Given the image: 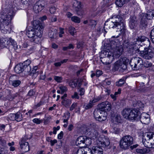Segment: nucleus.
I'll return each mask as SVG.
<instances>
[{
  "mask_svg": "<svg viewBox=\"0 0 154 154\" xmlns=\"http://www.w3.org/2000/svg\"><path fill=\"white\" fill-rule=\"evenodd\" d=\"M129 62V60L125 57H123L116 61L115 63L113 69L115 71L118 70L119 68L125 70Z\"/></svg>",
  "mask_w": 154,
  "mask_h": 154,
  "instance_id": "0eeeda50",
  "label": "nucleus"
},
{
  "mask_svg": "<svg viewBox=\"0 0 154 154\" xmlns=\"http://www.w3.org/2000/svg\"><path fill=\"white\" fill-rule=\"evenodd\" d=\"M54 79L57 82H60L62 80V78L61 77L55 76L54 77Z\"/></svg>",
  "mask_w": 154,
  "mask_h": 154,
  "instance_id": "bf43d9fd",
  "label": "nucleus"
},
{
  "mask_svg": "<svg viewBox=\"0 0 154 154\" xmlns=\"http://www.w3.org/2000/svg\"><path fill=\"white\" fill-rule=\"evenodd\" d=\"M59 89L61 91V94H63L67 91V88L65 86L60 87Z\"/></svg>",
  "mask_w": 154,
  "mask_h": 154,
  "instance_id": "4d7b16f0",
  "label": "nucleus"
},
{
  "mask_svg": "<svg viewBox=\"0 0 154 154\" xmlns=\"http://www.w3.org/2000/svg\"><path fill=\"white\" fill-rule=\"evenodd\" d=\"M97 20H94L91 19L89 20V26L91 28H94L97 25Z\"/></svg>",
  "mask_w": 154,
  "mask_h": 154,
  "instance_id": "473e14b6",
  "label": "nucleus"
},
{
  "mask_svg": "<svg viewBox=\"0 0 154 154\" xmlns=\"http://www.w3.org/2000/svg\"><path fill=\"white\" fill-rule=\"evenodd\" d=\"M125 15V14L120 11L117 16L111 17L105 22L104 29L106 32H107L105 30V28H116L117 29L116 32L118 35L113 36L112 38H117L121 35L125 33L126 29L124 20Z\"/></svg>",
  "mask_w": 154,
  "mask_h": 154,
  "instance_id": "f03ea898",
  "label": "nucleus"
},
{
  "mask_svg": "<svg viewBox=\"0 0 154 154\" xmlns=\"http://www.w3.org/2000/svg\"><path fill=\"white\" fill-rule=\"evenodd\" d=\"M130 64L132 69L134 70L142 69L143 68V60L138 57L132 59L130 62Z\"/></svg>",
  "mask_w": 154,
  "mask_h": 154,
  "instance_id": "6e6552de",
  "label": "nucleus"
},
{
  "mask_svg": "<svg viewBox=\"0 0 154 154\" xmlns=\"http://www.w3.org/2000/svg\"><path fill=\"white\" fill-rule=\"evenodd\" d=\"M84 138L85 141L84 144L85 145H84V147L90 145L91 143V139L85 136H84Z\"/></svg>",
  "mask_w": 154,
  "mask_h": 154,
  "instance_id": "2f4dec72",
  "label": "nucleus"
},
{
  "mask_svg": "<svg viewBox=\"0 0 154 154\" xmlns=\"http://www.w3.org/2000/svg\"><path fill=\"white\" fill-rule=\"evenodd\" d=\"M84 45V42L82 41L78 42L77 44V47L78 48H82Z\"/></svg>",
  "mask_w": 154,
  "mask_h": 154,
  "instance_id": "13d9d810",
  "label": "nucleus"
},
{
  "mask_svg": "<svg viewBox=\"0 0 154 154\" xmlns=\"http://www.w3.org/2000/svg\"><path fill=\"white\" fill-rule=\"evenodd\" d=\"M150 37L151 41L154 43V28L151 30L150 33Z\"/></svg>",
  "mask_w": 154,
  "mask_h": 154,
  "instance_id": "79ce46f5",
  "label": "nucleus"
},
{
  "mask_svg": "<svg viewBox=\"0 0 154 154\" xmlns=\"http://www.w3.org/2000/svg\"><path fill=\"white\" fill-rule=\"evenodd\" d=\"M137 40L138 41L141 42H145V43L147 44L146 45L148 47L150 45V41L149 39L145 36H139L138 37Z\"/></svg>",
  "mask_w": 154,
  "mask_h": 154,
  "instance_id": "393cba45",
  "label": "nucleus"
},
{
  "mask_svg": "<svg viewBox=\"0 0 154 154\" xmlns=\"http://www.w3.org/2000/svg\"><path fill=\"white\" fill-rule=\"evenodd\" d=\"M133 143V138L130 135H127L123 136L120 140L119 146L121 149L125 150L132 147L131 145Z\"/></svg>",
  "mask_w": 154,
  "mask_h": 154,
  "instance_id": "423d86ee",
  "label": "nucleus"
},
{
  "mask_svg": "<svg viewBox=\"0 0 154 154\" xmlns=\"http://www.w3.org/2000/svg\"><path fill=\"white\" fill-rule=\"evenodd\" d=\"M75 28L72 26H70L69 28V33L72 35H74L75 33L76 32Z\"/></svg>",
  "mask_w": 154,
  "mask_h": 154,
  "instance_id": "37998d69",
  "label": "nucleus"
},
{
  "mask_svg": "<svg viewBox=\"0 0 154 154\" xmlns=\"http://www.w3.org/2000/svg\"><path fill=\"white\" fill-rule=\"evenodd\" d=\"M139 117L141 122L143 124H147L150 121L149 115L146 113H142L140 115H139Z\"/></svg>",
  "mask_w": 154,
  "mask_h": 154,
  "instance_id": "dca6fc26",
  "label": "nucleus"
},
{
  "mask_svg": "<svg viewBox=\"0 0 154 154\" xmlns=\"http://www.w3.org/2000/svg\"><path fill=\"white\" fill-rule=\"evenodd\" d=\"M23 65L22 63L17 64L15 66L14 68L15 72L17 74H19L23 72L24 69Z\"/></svg>",
  "mask_w": 154,
  "mask_h": 154,
  "instance_id": "b1692460",
  "label": "nucleus"
},
{
  "mask_svg": "<svg viewBox=\"0 0 154 154\" xmlns=\"http://www.w3.org/2000/svg\"><path fill=\"white\" fill-rule=\"evenodd\" d=\"M85 80V79H79L76 82L78 83V87L80 88L82 85V82H84V80Z\"/></svg>",
  "mask_w": 154,
  "mask_h": 154,
  "instance_id": "09e8293b",
  "label": "nucleus"
},
{
  "mask_svg": "<svg viewBox=\"0 0 154 154\" xmlns=\"http://www.w3.org/2000/svg\"><path fill=\"white\" fill-rule=\"evenodd\" d=\"M73 6L78 15L81 16L83 15L84 12L82 8V5L80 2L75 1L73 3Z\"/></svg>",
  "mask_w": 154,
  "mask_h": 154,
  "instance_id": "ddd939ff",
  "label": "nucleus"
},
{
  "mask_svg": "<svg viewBox=\"0 0 154 154\" xmlns=\"http://www.w3.org/2000/svg\"><path fill=\"white\" fill-rule=\"evenodd\" d=\"M113 131L115 134H118L121 132V130L119 128L114 127L113 128Z\"/></svg>",
  "mask_w": 154,
  "mask_h": 154,
  "instance_id": "8fccbe9b",
  "label": "nucleus"
},
{
  "mask_svg": "<svg viewBox=\"0 0 154 154\" xmlns=\"http://www.w3.org/2000/svg\"><path fill=\"white\" fill-rule=\"evenodd\" d=\"M142 142L144 145L149 148L153 147L154 145V133L147 132L143 135Z\"/></svg>",
  "mask_w": 154,
  "mask_h": 154,
  "instance_id": "39448f33",
  "label": "nucleus"
},
{
  "mask_svg": "<svg viewBox=\"0 0 154 154\" xmlns=\"http://www.w3.org/2000/svg\"><path fill=\"white\" fill-rule=\"evenodd\" d=\"M60 127L59 126H57V128L56 127H54L53 128V133L54 134H56L57 133V131L59 130Z\"/></svg>",
  "mask_w": 154,
  "mask_h": 154,
  "instance_id": "680f3d73",
  "label": "nucleus"
},
{
  "mask_svg": "<svg viewBox=\"0 0 154 154\" xmlns=\"http://www.w3.org/2000/svg\"><path fill=\"white\" fill-rule=\"evenodd\" d=\"M106 106L105 107V109H104V112L106 111H109L111 109V105L109 102H106Z\"/></svg>",
  "mask_w": 154,
  "mask_h": 154,
  "instance_id": "864d4df0",
  "label": "nucleus"
},
{
  "mask_svg": "<svg viewBox=\"0 0 154 154\" xmlns=\"http://www.w3.org/2000/svg\"><path fill=\"white\" fill-rule=\"evenodd\" d=\"M11 42L12 44L11 46L12 47H13V48L14 49V50H16L17 49H18V45H17L16 42L14 40H13Z\"/></svg>",
  "mask_w": 154,
  "mask_h": 154,
  "instance_id": "a18cd8bd",
  "label": "nucleus"
},
{
  "mask_svg": "<svg viewBox=\"0 0 154 154\" xmlns=\"http://www.w3.org/2000/svg\"><path fill=\"white\" fill-rule=\"evenodd\" d=\"M13 15V12L12 10L5 15H1L0 17V28L1 30L6 32L9 30V24Z\"/></svg>",
  "mask_w": 154,
  "mask_h": 154,
  "instance_id": "20e7f679",
  "label": "nucleus"
},
{
  "mask_svg": "<svg viewBox=\"0 0 154 154\" xmlns=\"http://www.w3.org/2000/svg\"><path fill=\"white\" fill-rule=\"evenodd\" d=\"M71 97L73 99H79V97L77 93L76 92H75L73 95H72Z\"/></svg>",
  "mask_w": 154,
  "mask_h": 154,
  "instance_id": "0e129e2a",
  "label": "nucleus"
},
{
  "mask_svg": "<svg viewBox=\"0 0 154 154\" xmlns=\"http://www.w3.org/2000/svg\"><path fill=\"white\" fill-rule=\"evenodd\" d=\"M31 60H30L28 59L21 63L23 65V67H27L30 66V64L31 63Z\"/></svg>",
  "mask_w": 154,
  "mask_h": 154,
  "instance_id": "ea45409f",
  "label": "nucleus"
},
{
  "mask_svg": "<svg viewBox=\"0 0 154 154\" xmlns=\"http://www.w3.org/2000/svg\"><path fill=\"white\" fill-rule=\"evenodd\" d=\"M131 110L130 108H126L122 111V115L124 118L128 119Z\"/></svg>",
  "mask_w": 154,
  "mask_h": 154,
  "instance_id": "5701e85b",
  "label": "nucleus"
},
{
  "mask_svg": "<svg viewBox=\"0 0 154 154\" xmlns=\"http://www.w3.org/2000/svg\"><path fill=\"white\" fill-rule=\"evenodd\" d=\"M17 77L16 75H12L9 78V83L10 84L14 87L19 86L21 83V81L17 79Z\"/></svg>",
  "mask_w": 154,
  "mask_h": 154,
  "instance_id": "2eb2a0df",
  "label": "nucleus"
},
{
  "mask_svg": "<svg viewBox=\"0 0 154 154\" xmlns=\"http://www.w3.org/2000/svg\"><path fill=\"white\" fill-rule=\"evenodd\" d=\"M98 133L96 130L94 129L92 130L90 132V136L93 139L97 138L98 137Z\"/></svg>",
  "mask_w": 154,
  "mask_h": 154,
  "instance_id": "cd10ccee",
  "label": "nucleus"
},
{
  "mask_svg": "<svg viewBox=\"0 0 154 154\" xmlns=\"http://www.w3.org/2000/svg\"><path fill=\"white\" fill-rule=\"evenodd\" d=\"M152 65V63L147 61H145L143 64V66L147 68L151 67Z\"/></svg>",
  "mask_w": 154,
  "mask_h": 154,
  "instance_id": "49530a36",
  "label": "nucleus"
},
{
  "mask_svg": "<svg viewBox=\"0 0 154 154\" xmlns=\"http://www.w3.org/2000/svg\"><path fill=\"white\" fill-rule=\"evenodd\" d=\"M114 119L115 121L117 122H121V118L119 115H115Z\"/></svg>",
  "mask_w": 154,
  "mask_h": 154,
  "instance_id": "6e6d98bb",
  "label": "nucleus"
},
{
  "mask_svg": "<svg viewBox=\"0 0 154 154\" xmlns=\"http://www.w3.org/2000/svg\"><path fill=\"white\" fill-rule=\"evenodd\" d=\"M72 103L70 100L65 98L62 100L61 103L66 107H69Z\"/></svg>",
  "mask_w": 154,
  "mask_h": 154,
  "instance_id": "c756f323",
  "label": "nucleus"
},
{
  "mask_svg": "<svg viewBox=\"0 0 154 154\" xmlns=\"http://www.w3.org/2000/svg\"><path fill=\"white\" fill-rule=\"evenodd\" d=\"M27 140L26 138L24 137L22 139L20 142V148L22 152H26L29 150V143L26 141Z\"/></svg>",
  "mask_w": 154,
  "mask_h": 154,
  "instance_id": "9b49d317",
  "label": "nucleus"
},
{
  "mask_svg": "<svg viewBox=\"0 0 154 154\" xmlns=\"http://www.w3.org/2000/svg\"><path fill=\"white\" fill-rule=\"evenodd\" d=\"M72 21L76 23H79L80 22V18L77 16H73L71 17Z\"/></svg>",
  "mask_w": 154,
  "mask_h": 154,
  "instance_id": "a19ab883",
  "label": "nucleus"
},
{
  "mask_svg": "<svg viewBox=\"0 0 154 154\" xmlns=\"http://www.w3.org/2000/svg\"><path fill=\"white\" fill-rule=\"evenodd\" d=\"M69 86L72 88H75L77 85L76 82L73 81H71L69 83Z\"/></svg>",
  "mask_w": 154,
  "mask_h": 154,
  "instance_id": "c03bdc74",
  "label": "nucleus"
},
{
  "mask_svg": "<svg viewBox=\"0 0 154 154\" xmlns=\"http://www.w3.org/2000/svg\"><path fill=\"white\" fill-rule=\"evenodd\" d=\"M134 48L137 53L139 52V54L140 56L143 53L144 51L146 50L147 48L145 45H135L134 46Z\"/></svg>",
  "mask_w": 154,
  "mask_h": 154,
  "instance_id": "f3484780",
  "label": "nucleus"
},
{
  "mask_svg": "<svg viewBox=\"0 0 154 154\" xmlns=\"http://www.w3.org/2000/svg\"><path fill=\"white\" fill-rule=\"evenodd\" d=\"M6 141L3 139L2 137H0V144L2 146H4L6 144Z\"/></svg>",
  "mask_w": 154,
  "mask_h": 154,
  "instance_id": "e2e57ef3",
  "label": "nucleus"
},
{
  "mask_svg": "<svg viewBox=\"0 0 154 154\" xmlns=\"http://www.w3.org/2000/svg\"><path fill=\"white\" fill-rule=\"evenodd\" d=\"M123 51L122 45L112 41L110 42L109 47L107 46L102 51L101 61L103 64H109L114 60L115 57L118 58L121 55Z\"/></svg>",
  "mask_w": 154,
  "mask_h": 154,
  "instance_id": "f257e3e1",
  "label": "nucleus"
},
{
  "mask_svg": "<svg viewBox=\"0 0 154 154\" xmlns=\"http://www.w3.org/2000/svg\"><path fill=\"white\" fill-rule=\"evenodd\" d=\"M77 106V103H73L70 108V110L72 111Z\"/></svg>",
  "mask_w": 154,
  "mask_h": 154,
  "instance_id": "338daca9",
  "label": "nucleus"
},
{
  "mask_svg": "<svg viewBox=\"0 0 154 154\" xmlns=\"http://www.w3.org/2000/svg\"><path fill=\"white\" fill-rule=\"evenodd\" d=\"M125 82V80L124 78H122L119 79V81L117 82L116 83V85L118 86H122Z\"/></svg>",
  "mask_w": 154,
  "mask_h": 154,
  "instance_id": "e433bc0d",
  "label": "nucleus"
},
{
  "mask_svg": "<svg viewBox=\"0 0 154 154\" xmlns=\"http://www.w3.org/2000/svg\"><path fill=\"white\" fill-rule=\"evenodd\" d=\"M7 41L6 38H3L1 43V48L7 47Z\"/></svg>",
  "mask_w": 154,
  "mask_h": 154,
  "instance_id": "58836bf2",
  "label": "nucleus"
},
{
  "mask_svg": "<svg viewBox=\"0 0 154 154\" xmlns=\"http://www.w3.org/2000/svg\"><path fill=\"white\" fill-rule=\"evenodd\" d=\"M32 74L31 75L33 78H36L38 74V71L37 72H34V70H32Z\"/></svg>",
  "mask_w": 154,
  "mask_h": 154,
  "instance_id": "052dcab7",
  "label": "nucleus"
},
{
  "mask_svg": "<svg viewBox=\"0 0 154 154\" xmlns=\"http://www.w3.org/2000/svg\"><path fill=\"white\" fill-rule=\"evenodd\" d=\"M106 102H109L107 101H106L105 102H103L101 103L100 104L98 105V108L101 109L102 111H104V109H105V107L106 106Z\"/></svg>",
  "mask_w": 154,
  "mask_h": 154,
  "instance_id": "c9c22d12",
  "label": "nucleus"
},
{
  "mask_svg": "<svg viewBox=\"0 0 154 154\" xmlns=\"http://www.w3.org/2000/svg\"><path fill=\"white\" fill-rule=\"evenodd\" d=\"M101 146L105 147L108 146L110 143L109 138L107 137H104L102 138L101 140L100 141Z\"/></svg>",
  "mask_w": 154,
  "mask_h": 154,
  "instance_id": "412c9836",
  "label": "nucleus"
},
{
  "mask_svg": "<svg viewBox=\"0 0 154 154\" xmlns=\"http://www.w3.org/2000/svg\"><path fill=\"white\" fill-rule=\"evenodd\" d=\"M15 114H10L9 116H8V117L9 119L12 121L14 120H16V117H15Z\"/></svg>",
  "mask_w": 154,
  "mask_h": 154,
  "instance_id": "3c124183",
  "label": "nucleus"
},
{
  "mask_svg": "<svg viewBox=\"0 0 154 154\" xmlns=\"http://www.w3.org/2000/svg\"><path fill=\"white\" fill-rule=\"evenodd\" d=\"M56 11V9L55 7L51 8L50 9V11L51 14H54Z\"/></svg>",
  "mask_w": 154,
  "mask_h": 154,
  "instance_id": "774afa93",
  "label": "nucleus"
},
{
  "mask_svg": "<svg viewBox=\"0 0 154 154\" xmlns=\"http://www.w3.org/2000/svg\"><path fill=\"white\" fill-rule=\"evenodd\" d=\"M46 78L45 74V73L42 72H40V79L42 80H44Z\"/></svg>",
  "mask_w": 154,
  "mask_h": 154,
  "instance_id": "69168bd1",
  "label": "nucleus"
},
{
  "mask_svg": "<svg viewBox=\"0 0 154 154\" xmlns=\"http://www.w3.org/2000/svg\"><path fill=\"white\" fill-rule=\"evenodd\" d=\"M154 17V10L149 9L147 12L145 17L148 20H152Z\"/></svg>",
  "mask_w": 154,
  "mask_h": 154,
  "instance_id": "a878e982",
  "label": "nucleus"
},
{
  "mask_svg": "<svg viewBox=\"0 0 154 154\" xmlns=\"http://www.w3.org/2000/svg\"><path fill=\"white\" fill-rule=\"evenodd\" d=\"M24 74L26 75H32V72H31V67L30 66L27 67H24Z\"/></svg>",
  "mask_w": 154,
  "mask_h": 154,
  "instance_id": "7c9ffc66",
  "label": "nucleus"
},
{
  "mask_svg": "<svg viewBox=\"0 0 154 154\" xmlns=\"http://www.w3.org/2000/svg\"><path fill=\"white\" fill-rule=\"evenodd\" d=\"M138 23L136 17L131 16L130 17L129 26L131 29H135L137 26Z\"/></svg>",
  "mask_w": 154,
  "mask_h": 154,
  "instance_id": "a211bd4d",
  "label": "nucleus"
},
{
  "mask_svg": "<svg viewBox=\"0 0 154 154\" xmlns=\"http://www.w3.org/2000/svg\"><path fill=\"white\" fill-rule=\"evenodd\" d=\"M57 33V31L56 29L51 28L49 30L48 35L50 38H54L56 37Z\"/></svg>",
  "mask_w": 154,
  "mask_h": 154,
  "instance_id": "c85d7f7f",
  "label": "nucleus"
},
{
  "mask_svg": "<svg viewBox=\"0 0 154 154\" xmlns=\"http://www.w3.org/2000/svg\"><path fill=\"white\" fill-rule=\"evenodd\" d=\"M83 154H91V149L89 148L85 149H83Z\"/></svg>",
  "mask_w": 154,
  "mask_h": 154,
  "instance_id": "603ef678",
  "label": "nucleus"
},
{
  "mask_svg": "<svg viewBox=\"0 0 154 154\" xmlns=\"http://www.w3.org/2000/svg\"><path fill=\"white\" fill-rule=\"evenodd\" d=\"M133 105L139 109H141L144 106V104L140 101H136L133 103Z\"/></svg>",
  "mask_w": 154,
  "mask_h": 154,
  "instance_id": "bb28decb",
  "label": "nucleus"
},
{
  "mask_svg": "<svg viewBox=\"0 0 154 154\" xmlns=\"http://www.w3.org/2000/svg\"><path fill=\"white\" fill-rule=\"evenodd\" d=\"M136 152L140 154H144L147 152V150L146 148L138 149H136Z\"/></svg>",
  "mask_w": 154,
  "mask_h": 154,
  "instance_id": "72a5a7b5",
  "label": "nucleus"
},
{
  "mask_svg": "<svg viewBox=\"0 0 154 154\" xmlns=\"http://www.w3.org/2000/svg\"><path fill=\"white\" fill-rule=\"evenodd\" d=\"M16 120L17 122H19L22 120V115L19 112L15 113Z\"/></svg>",
  "mask_w": 154,
  "mask_h": 154,
  "instance_id": "4c0bfd02",
  "label": "nucleus"
},
{
  "mask_svg": "<svg viewBox=\"0 0 154 154\" xmlns=\"http://www.w3.org/2000/svg\"><path fill=\"white\" fill-rule=\"evenodd\" d=\"M105 113V112L102 111L101 109L98 108L94 111V118L97 120L102 122L106 119V116H104Z\"/></svg>",
  "mask_w": 154,
  "mask_h": 154,
  "instance_id": "1a4fd4ad",
  "label": "nucleus"
},
{
  "mask_svg": "<svg viewBox=\"0 0 154 154\" xmlns=\"http://www.w3.org/2000/svg\"><path fill=\"white\" fill-rule=\"evenodd\" d=\"M93 104L91 103V101H90L88 104L85 106V109L86 110L89 109L92 107Z\"/></svg>",
  "mask_w": 154,
  "mask_h": 154,
  "instance_id": "de8ad7c7",
  "label": "nucleus"
},
{
  "mask_svg": "<svg viewBox=\"0 0 154 154\" xmlns=\"http://www.w3.org/2000/svg\"><path fill=\"white\" fill-rule=\"evenodd\" d=\"M33 122L37 124H40L42 122V120H40L39 119L37 118H35L32 120Z\"/></svg>",
  "mask_w": 154,
  "mask_h": 154,
  "instance_id": "5fc2aeb1",
  "label": "nucleus"
},
{
  "mask_svg": "<svg viewBox=\"0 0 154 154\" xmlns=\"http://www.w3.org/2000/svg\"><path fill=\"white\" fill-rule=\"evenodd\" d=\"M91 154H103V150L100 147L94 146L91 150Z\"/></svg>",
  "mask_w": 154,
  "mask_h": 154,
  "instance_id": "6ab92c4d",
  "label": "nucleus"
},
{
  "mask_svg": "<svg viewBox=\"0 0 154 154\" xmlns=\"http://www.w3.org/2000/svg\"><path fill=\"white\" fill-rule=\"evenodd\" d=\"M85 141L84 136L79 137L76 141V144L80 147H84Z\"/></svg>",
  "mask_w": 154,
  "mask_h": 154,
  "instance_id": "aec40b11",
  "label": "nucleus"
},
{
  "mask_svg": "<svg viewBox=\"0 0 154 154\" xmlns=\"http://www.w3.org/2000/svg\"><path fill=\"white\" fill-rule=\"evenodd\" d=\"M148 22L146 18L143 17L140 22V27L142 29H145L147 26Z\"/></svg>",
  "mask_w": 154,
  "mask_h": 154,
  "instance_id": "4be33fe9",
  "label": "nucleus"
},
{
  "mask_svg": "<svg viewBox=\"0 0 154 154\" xmlns=\"http://www.w3.org/2000/svg\"><path fill=\"white\" fill-rule=\"evenodd\" d=\"M125 2L126 0H117L115 4L118 6L121 7L125 3Z\"/></svg>",
  "mask_w": 154,
  "mask_h": 154,
  "instance_id": "f704fd0d",
  "label": "nucleus"
},
{
  "mask_svg": "<svg viewBox=\"0 0 154 154\" xmlns=\"http://www.w3.org/2000/svg\"><path fill=\"white\" fill-rule=\"evenodd\" d=\"M33 28L30 30H29L26 32L28 37L30 38L31 42L38 44L40 41L43 33L44 27L43 24L38 20H35L33 22Z\"/></svg>",
  "mask_w": 154,
  "mask_h": 154,
  "instance_id": "7ed1b4c3",
  "label": "nucleus"
},
{
  "mask_svg": "<svg viewBox=\"0 0 154 154\" xmlns=\"http://www.w3.org/2000/svg\"><path fill=\"white\" fill-rule=\"evenodd\" d=\"M141 56L146 59H151L154 56V48L151 47L147 48Z\"/></svg>",
  "mask_w": 154,
  "mask_h": 154,
  "instance_id": "9d476101",
  "label": "nucleus"
},
{
  "mask_svg": "<svg viewBox=\"0 0 154 154\" xmlns=\"http://www.w3.org/2000/svg\"><path fill=\"white\" fill-rule=\"evenodd\" d=\"M45 5V1L40 0L36 2L33 6V10L35 13L40 11Z\"/></svg>",
  "mask_w": 154,
  "mask_h": 154,
  "instance_id": "4468645a",
  "label": "nucleus"
},
{
  "mask_svg": "<svg viewBox=\"0 0 154 154\" xmlns=\"http://www.w3.org/2000/svg\"><path fill=\"white\" fill-rule=\"evenodd\" d=\"M140 114L139 110L137 109L131 110L128 119L131 120H138L139 118Z\"/></svg>",
  "mask_w": 154,
  "mask_h": 154,
  "instance_id": "f8f14e48",
  "label": "nucleus"
}]
</instances>
